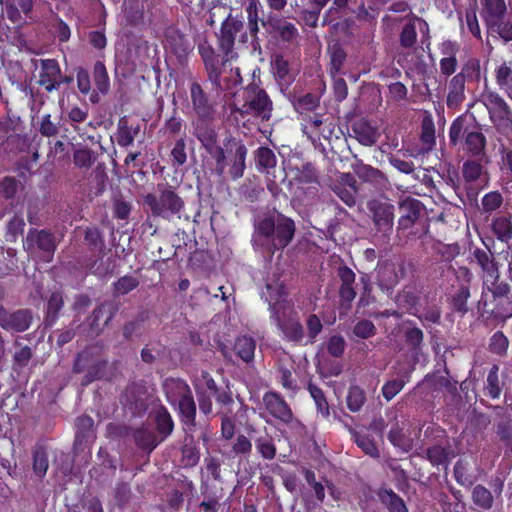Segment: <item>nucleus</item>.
I'll use <instances>...</instances> for the list:
<instances>
[{
    "label": "nucleus",
    "instance_id": "nucleus-1",
    "mask_svg": "<svg viewBox=\"0 0 512 512\" xmlns=\"http://www.w3.org/2000/svg\"><path fill=\"white\" fill-rule=\"evenodd\" d=\"M244 24L237 16L229 14L222 22L217 36V45L221 54H217L215 48L203 40L198 44V52L204 64V69L212 87L222 89L221 75L225 72L226 65L238 54L234 51L236 35L243 30Z\"/></svg>",
    "mask_w": 512,
    "mask_h": 512
},
{
    "label": "nucleus",
    "instance_id": "nucleus-2",
    "mask_svg": "<svg viewBox=\"0 0 512 512\" xmlns=\"http://www.w3.org/2000/svg\"><path fill=\"white\" fill-rule=\"evenodd\" d=\"M296 225L291 218L275 211L254 222L252 244L256 250L274 253L287 247L294 238Z\"/></svg>",
    "mask_w": 512,
    "mask_h": 512
},
{
    "label": "nucleus",
    "instance_id": "nucleus-3",
    "mask_svg": "<svg viewBox=\"0 0 512 512\" xmlns=\"http://www.w3.org/2000/svg\"><path fill=\"white\" fill-rule=\"evenodd\" d=\"M449 143L462 146L464 153L471 158L488 161L487 139L478 124H471L466 114L458 116L449 128Z\"/></svg>",
    "mask_w": 512,
    "mask_h": 512
},
{
    "label": "nucleus",
    "instance_id": "nucleus-4",
    "mask_svg": "<svg viewBox=\"0 0 512 512\" xmlns=\"http://www.w3.org/2000/svg\"><path fill=\"white\" fill-rule=\"evenodd\" d=\"M143 203L154 217L165 220L180 219L185 208L184 199L168 184H158L157 193H148Z\"/></svg>",
    "mask_w": 512,
    "mask_h": 512
},
{
    "label": "nucleus",
    "instance_id": "nucleus-5",
    "mask_svg": "<svg viewBox=\"0 0 512 512\" xmlns=\"http://www.w3.org/2000/svg\"><path fill=\"white\" fill-rule=\"evenodd\" d=\"M242 103H234L231 113H237L242 118L252 115L261 121H269L272 116L273 102L267 92L259 85L252 83L246 86L242 93Z\"/></svg>",
    "mask_w": 512,
    "mask_h": 512
},
{
    "label": "nucleus",
    "instance_id": "nucleus-6",
    "mask_svg": "<svg viewBox=\"0 0 512 512\" xmlns=\"http://www.w3.org/2000/svg\"><path fill=\"white\" fill-rule=\"evenodd\" d=\"M73 372L84 373L81 380L82 386H88L97 380H110L112 378L108 361L96 357L94 348H86L77 355L73 365Z\"/></svg>",
    "mask_w": 512,
    "mask_h": 512
},
{
    "label": "nucleus",
    "instance_id": "nucleus-7",
    "mask_svg": "<svg viewBox=\"0 0 512 512\" xmlns=\"http://www.w3.org/2000/svg\"><path fill=\"white\" fill-rule=\"evenodd\" d=\"M375 235L388 243L393 233L395 206L387 199L372 198L366 204Z\"/></svg>",
    "mask_w": 512,
    "mask_h": 512
},
{
    "label": "nucleus",
    "instance_id": "nucleus-8",
    "mask_svg": "<svg viewBox=\"0 0 512 512\" xmlns=\"http://www.w3.org/2000/svg\"><path fill=\"white\" fill-rule=\"evenodd\" d=\"M166 393H174L178 397V407L182 423L188 431L196 426V403L189 385L181 379H167L164 384Z\"/></svg>",
    "mask_w": 512,
    "mask_h": 512
},
{
    "label": "nucleus",
    "instance_id": "nucleus-9",
    "mask_svg": "<svg viewBox=\"0 0 512 512\" xmlns=\"http://www.w3.org/2000/svg\"><path fill=\"white\" fill-rule=\"evenodd\" d=\"M150 398L148 388L144 383L133 382L126 386L120 401L127 414L131 417H137L146 413Z\"/></svg>",
    "mask_w": 512,
    "mask_h": 512
},
{
    "label": "nucleus",
    "instance_id": "nucleus-10",
    "mask_svg": "<svg viewBox=\"0 0 512 512\" xmlns=\"http://www.w3.org/2000/svg\"><path fill=\"white\" fill-rule=\"evenodd\" d=\"M118 311L119 303L114 300H105L97 305L87 318L88 335L94 338L102 334Z\"/></svg>",
    "mask_w": 512,
    "mask_h": 512
},
{
    "label": "nucleus",
    "instance_id": "nucleus-11",
    "mask_svg": "<svg viewBox=\"0 0 512 512\" xmlns=\"http://www.w3.org/2000/svg\"><path fill=\"white\" fill-rule=\"evenodd\" d=\"M33 322V312L28 308L9 311L0 304V327L6 331L24 332Z\"/></svg>",
    "mask_w": 512,
    "mask_h": 512
},
{
    "label": "nucleus",
    "instance_id": "nucleus-12",
    "mask_svg": "<svg viewBox=\"0 0 512 512\" xmlns=\"http://www.w3.org/2000/svg\"><path fill=\"white\" fill-rule=\"evenodd\" d=\"M336 274L340 280V286L338 290L340 303L342 306L350 308L351 303L355 300L357 295L353 286L356 280V275L353 270L343 262H341L336 268Z\"/></svg>",
    "mask_w": 512,
    "mask_h": 512
},
{
    "label": "nucleus",
    "instance_id": "nucleus-13",
    "mask_svg": "<svg viewBox=\"0 0 512 512\" xmlns=\"http://www.w3.org/2000/svg\"><path fill=\"white\" fill-rule=\"evenodd\" d=\"M165 47L176 56L180 64H184L192 50L187 36L174 27H169L165 31Z\"/></svg>",
    "mask_w": 512,
    "mask_h": 512
},
{
    "label": "nucleus",
    "instance_id": "nucleus-14",
    "mask_svg": "<svg viewBox=\"0 0 512 512\" xmlns=\"http://www.w3.org/2000/svg\"><path fill=\"white\" fill-rule=\"evenodd\" d=\"M24 245L28 251H33L37 248L49 255L54 254L57 247L55 235L45 229H30L27 233Z\"/></svg>",
    "mask_w": 512,
    "mask_h": 512
},
{
    "label": "nucleus",
    "instance_id": "nucleus-15",
    "mask_svg": "<svg viewBox=\"0 0 512 512\" xmlns=\"http://www.w3.org/2000/svg\"><path fill=\"white\" fill-rule=\"evenodd\" d=\"M469 66H464L447 84L446 104L449 109H458L464 102L465 83Z\"/></svg>",
    "mask_w": 512,
    "mask_h": 512
},
{
    "label": "nucleus",
    "instance_id": "nucleus-16",
    "mask_svg": "<svg viewBox=\"0 0 512 512\" xmlns=\"http://www.w3.org/2000/svg\"><path fill=\"white\" fill-rule=\"evenodd\" d=\"M190 98L196 118H214L216 109L198 82L191 83Z\"/></svg>",
    "mask_w": 512,
    "mask_h": 512
},
{
    "label": "nucleus",
    "instance_id": "nucleus-17",
    "mask_svg": "<svg viewBox=\"0 0 512 512\" xmlns=\"http://www.w3.org/2000/svg\"><path fill=\"white\" fill-rule=\"evenodd\" d=\"M423 208V204L418 199L406 197L401 200L399 202L398 230L404 231L411 228L420 218Z\"/></svg>",
    "mask_w": 512,
    "mask_h": 512
},
{
    "label": "nucleus",
    "instance_id": "nucleus-18",
    "mask_svg": "<svg viewBox=\"0 0 512 512\" xmlns=\"http://www.w3.org/2000/svg\"><path fill=\"white\" fill-rule=\"evenodd\" d=\"M472 257L481 269L483 282L500 278L498 263L488 246L485 249L475 248L472 252Z\"/></svg>",
    "mask_w": 512,
    "mask_h": 512
},
{
    "label": "nucleus",
    "instance_id": "nucleus-19",
    "mask_svg": "<svg viewBox=\"0 0 512 512\" xmlns=\"http://www.w3.org/2000/svg\"><path fill=\"white\" fill-rule=\"evenodd\" d=\"M75 451H83L95 439L94 420L88 415H81L75 420Z\"/></svg>",
    "mask_w": 512,
    "mask_h": 512
},
{
    "label": "nucleus",
    "instance_id": "nucleus-20",
    "mask_svg": "<svg viewBox=\"0 0 512 512\" xmlns=\"http://www.w3.org/2000/svg\"><path fill=\"white\" fill-rule=\"evenodd\" d=\"M224 146L227 150L230 149V151H233L230 158L231 166L229 174L232 179H239L244 175V170L246 168L245 159L247 155V148L241 141H238L235 138L228 139Z\"/></svg>",
    "mask_w": 512,
    "mask_h": 512
},
{
    "label": "nucleus",
    "instance_id": "nucleus-21",
    "mask_svg": "<svg viewBox=\"0 0 512 512\" xmlns=\"http://www.w3.org/2000/svg\"><path fill=\"white\" fill-rule=\"evenodd\" d=\"M214 118H195L192 121L193 135L200 141L203 148L218 143V133Z\"/></svg>",
    "mask_w": 512,
    "mask_h": 512
},
{
    "label": "nucleus",
    "instance_id": "nucleus-22",
    "mask_svg": "<svg viewBox=\"0 0 512 512\" xmlns=\"http://www.w3.org/2000/svg\"><path fill=\"white\" fill-rule=\"evenodd\" d=\"M263 403L273 417L285 423L292 421L293 413L286 401L279 394L275 392L265 393Z\"/></svg>",
    "mask_w": 512,
    "mask_h": 512
},
{
    "label": "nucleus",
    "instance_id": "nucleus-23",
    "mask_svg": "<svg viewBox=\"0 0 512 512\" xmlns=\"http://www.w3.org/2000/svg\"><path fill=\"white\" fill-rule=\"evenodd\" d=\"M507 6L505 0H484L481 16L486 27H494L496 23L505 19Z\"/></svg>",
    "mask_w": 512,
    "mask_h": 512
},
{
    "label": "nucleus",
    "instance_id": "nucleus-24",
    "mask_svg": "<svg viewBox=\"0 0 512 512\" xmlns=\"http://www.w3.org/2000/svg\"><path fill=\"white\" fill-rule=\"evenodd\" d=\"M351 129L357 141L364 146L370 147L375 145L380 136L377 129L365 118L354 121Z\"/></svg>",
    "mask_w": 512,
    "mask_h": 512
},
{
    "label": "nucleus",
    "instance_id": "nucleus-25",
    "mask_svg": "<svg viewBox=\"0 0 512 512\" xmlns=\"http://www.w3.org/2000/svg\"><path fill=\"white\" fill-rule=\"evenodd\" d=\"M355 162L352 164V170L354 174L363 182L370 184H379L386 180L384 173L372 167L371 165L365 164L361 159L354 156Z\"/></svg>",
    "mask_w": 512,
    "mask_h": 512
},
{
    "label": "nucleus",
    "instance_id": "nucleus-26",
    "mask_svg": "<svg viewBox=\"0 0 512 512\" xmlns=\"http://www.w3.org/2000/svg\"><path fill=\"white\" fill-rule=\"evenodd\" d=\"M274 77L281 87H288L294 81L289 61L281 54H276L271 60Z\"/></svg>",
    "mask_w": 512,
    "mask_h": 512
},
{
    "label": "nucleus",
    "instance_id": "nucleus-27",
    "mask_svg": "<svg viewBox=\"0 0 512 512\" xmlns=\"http://www.w3.org/2000/svg\"><path fill=\"white\" fill-rule=\"evenodd\" d=\"M454 457L455 451L449 443L447 445L435 444L426 450V459L434 466L447 468Z\"/></svg>",
    "mask_w": 512,
    "mask_h": 512
},
{
    "label": "nucleus",
    "instance_id": "nucleus-28",
    "mask_svg": "<svg viewBox=\"0 0 512 512\" xmlns=\"http://www.w3.org/2000/svg\"><path fill=\"white\" fill-rule=\"evenodd\" d=\"M395 301L400 309H403L411 315H417L419 296L413 286L403 287L396 295Z\"/></svg>",
    "mask_w": 512,
    "mask_h": 512
},
{
    "label": "nucleus",
    "instance_id": "nucleus-29",
    "mask_svg": "<svg viewBox=\"0 0 512 512\" xmlns=\"http://www.w3.org/2000/svg\"><path fill=\"white\" fill-rule=\"evenodd\" d=\"M255 348L256 342L253 337L241 335L235 339L233 351L237 357L249 364L254 360Z\"/></svg>",
    "mask_w": 512,
    "mask_h": 512
},
{
    "label": "nucleus",
    "instance_id": "nucleus-30",
    "mask_svg": "<svg viewBox=\"0 0 512 512\" xmlns=\"http://www.w3.org/2000/svg\"><path fill=\"white\" fill-rule=\"evenodd\" d=\"M131 435L134 438L136 446L148 452L153 451L160 443L155 433L144 426L136 429L132 428Z\"/></svg>",
    "mask_w": 512,
    "mask_h": 512
},
{
    "label": "nucleus",
    "instance_id": "nucleus-31",
    "mask_svg": "<svg viewBox=\"0 0 512 512\" xmlns=\"http://www.w3.org/2000/svg\"><path fill=\"white\" fill-rule=\"evenodd\" d=\"M483 162L487 163L486 160L471 157L463 162L461 171L463 179L467 183H474L486 174Z\"/></svg>",
    "mask_w": 512,
    "mask_h": 512
},
{
    "label": "nucleus",
    "instance_id": "nucleus-32",
    "mask_svg": "<svg viewBox=\"0 0 512 512\" xmlns=\"http://www.w3.org/2000/svg\"><path fill=\"white\" fill-rule=\"evenodd\" d=\"M289 100L294 109L301 114L314 111L320 104V98L312 93H307L305 95H296L295 93H291L289 95Z\"/></svg>",
    "mask_w": 512,
    "mask_h": 512
},
{
    "label": "nucleus",
    "instance_id": "nucleus-33",
    "mask_svg": "<svg viewBox=\"0 0 512 512\" xmlns=\"http://www.w3.org/2000/svg\"><path fill=\"white\" fill-rule=\"evenodd\" d=\"M139 131V125H136L135 127L130 126L125 117L121 118L118 122L116 133V140L118 145L121 147H128L132 145Z\"/></svg>",
    "mask_w": 512,
    "mask_h": 512
},
{
    "label": "nucleus",
    "instance_id": "nucleus-34",
    "mask_svg": "<svg viewBox=\"0 0 512 512\" xmlns=\"http://www.w3.org/2000/svg\"><path fill=\"white\" fill-rule=\"evenodd\" d=\"M64 306L63 295L60 291L51 293L47 301L44 323L46 326H52L57 320L60 311Z\"/></svg>",
    "mask_w": 512,
    "mask_h": 512
},
{
    "label": "nucleus",
    "instance_id": "nucleus-35",
    "mask_svg": "<svg viewBox=\"0 0 512 512\" xmlns=\"http://www.w3.org/2000/svg\"><path fill=\"white\" fill-rule=\"evenodd\" d=\"M95 259H88L86 262V268L92 273L99 277H104L112 274L114 270L113 260L111 258L105 259L104 254H95Z\"/></svg>",
    "mask_w": 512,
    "mask_h": 512
},
{
    "label": "nucleus",
    "instance_id": "nucleus-36",
    "mask_svg": "<svg viewBox=\"0 0 512 512\" xmlns=\"http://www.w3.org/2000/svg\"><path fill=\"white\" fill-rule=\"evenodd\" d=\"M156 429L161 436L160 442L167 438L174 429V423L168 410L161 406L159 407L154 416Z\"/></svg>",
    "mask_w": 512,
    "mask_h": 512
},
{
    "label": "nucleus",
    "instance_id": "nucleus-37",
    "mask_svg": "<svg viewBox=\"0 0 512 512\" xmlns=\"http://www.w3.org/2000/svg\"><path fill=\"white\" fill-rule=\"evenodd\" d=\"M277 320L279 328L289 341L300 343L304 339V329L298 319L290 318L285 322H281L277 317Z\"/></svg>",
    "mask_w": 512,
    "mask_h": 512
},
{
    "label": "nucleus",
    "instance_id": "nucleus-38",
    "mask_svg": "<svg viewBox=\"0 0 512 512\" xmlns=\"http://www.w3.org/2000/svg\"><path fill=\"white\" fill-rule=\"evenodd\" d=\"M404 341L409 347L410 351L418 355L424 345V333L415 325H408L404 329Z\"/></svg>",
    "mask_w": 512,
    "mask_h": 512
},
{
    "label": "nucleus",
    "instance_id": "nucleus-39",
    "mask_svg": "<svg viewBox=\"0 0 512 512\" xmlns=\"http://www.w3.org/2000/svg\"><path fill=\"white\" fill-rule=\"evenodd\" d=\"M41 73L39 75L38 84L46 85L47 82L57 80L61 77V68L55 59H42Z\"/></svg>",
    "mask_w": 512,
    "mask_h": 512
},
{
    "label": "nucleus",
    "instance_id": "nucleus-40",
    "mask_svg": "<svg viewBox=\"0 0 512 512\" xmlns=\"http://www.w3.org/2000/svg\"><path fill=\"white\" fill-rule=\"evenodd\" d=\"M84 242L88 250L94 255L105 253V241L99 229L95 227L87 228L85 230Z\"/></svg>",
    "mask_w": 512,
    "mask_h": 512
},
{
    "label": "nucleus",
    "instance_id": "nucleus-41",
    "mask_svg": "<svg viewBox=\"0 0 512 512\" xmlns=\"http://www.w3.org/2000/svg\"><path fill=\"white\" fill-rule=\"evenodd\" d=\"M381 503L389 510V512H408L403 499L393 490H382L378 493Z\"/></svg>",
    "mask_w": 512,
    "mask_h": 512
},
{
    "label": "nucleus",
    "instance_id": "nucleus-42",
    "mask_svg": "<svg viewBox=\"0 0 512 512\" xmlns=\"http://www.w3.org/2000/svg\"><path fill=\"white\" fill-rule=\"evenodd\" d=\"M420 140L426 150H431L435 145V125L430 113H425L421 122Z\"/></svg>",
    "mask_w": 512,
    "mask_h": 512
},
{
    "label": "nucleus",
    "instance_id": "nucleus-43",
    "mask_svg": "<svg viewBox=\"0 0 512 512\" xmlns=\"http://www.w3.org/2000/svg\"><path fill=\"white\" fill-rule=\"evenodd\" d=\"M267 300L273 315L277 316V306H280L281 302L284 301L286 296V290L282 283H267Z\"/></svg>",
    "mask_w": 512,
    "mask_h": 512
},
{
    "label": "nucleus",
    "instance_id": "nucleus-44",
    "mask_svg": "<svg viewBox=\"0 0 512 512\" xmlns=\"http://www.w3.org/2000/svg\"><path fill=\"white\" fill-rule=\"evenodd\" d=\"M484 103L489 111L490 119H492V116L507 114L510 111L505 100L495 92H488L484 96Z\"/></svg>",
    "mask_w": 512,
    "mask_h": 512
},
{
    "label": "nucleus",
    "instance_id": "nucleus-45",
    "mask_svg": "<svg viewBox=\"0 0 512 512\" xmlns=\"http://www.w3.org/2000/svg\"><path fill=\"white\" fill-rule=\"evenodd\" d=\"M471 498L473 503L483 510H491L494 505L491 491L481 484L473 488Z\"/></svg>",
    "mask_w": 512,
    "mask_h": 512
},
{
    "label": "nucleus",
    "instance_id": "nucleus-46",
    "mask_svg": "<svg viewBox=\"0 0 512 512\" xmlns=\"http://www.w3.org/2000/svg\"><path fill=\"white\" fill-rule=\"evenodd\" d=\"M256 166L260 171H268L276 166L277 159L268 147H259L255 152Z\"/></svg>",
    "mask_w": 512,
    "mask_h": 512
},
{
    "label": "nucleus",
    "instance_id": "nucleus-47",
    "mask_svg": "<svg viewBox=\"0 0 512 512\" xmlns=\"http://www.w3.org/2000/svg\"><path fill=\"white\" fill-rule=\"evenodd\" d=\"M417 43L416 25L412 18L401 29L399 44L404 49H413Z\"/></svg>",
    "mask_w": 512,
    "mask_h": 512
},
{
    "label": "nucleus",
    "instance_id": "nucleus-48",
    "mask_svg": "<svg viewBox=\"0 0 512 512\" xmlns=\"http://www.w3.org/2000/svg\"><path fill=\"white\" fill-rule=\"evenodd\" d=\"M124 15L131 24L138 23L143 16L144 0H124Z\"/></svg>",
    "mask_w": 512,
    "mask_h": 512
},
{
    "label": "nucleus",
    "instance_id": "nucleus-49",
    "mask_svg": "<svg viewBox=\"0 0 512 512\" xmlns=\"http://www.w3.org/2000/svg\"><path fill=\"white\" fill-rule=\"evenodd\" d=\"M492 230L498 240L502 242H508L512 238V223L504 216L497 217L493 220Z\"/></svg>",
    "mask_w": 512,
    "mask_h": 512
},
{
    "label": "nucleus",
    "instance_id": "nucleus-50",
    "mask_svg": "<svg viewBox=\"0 0 512 512\" xmlns=\"http://www.w3.org/2000/svg\"><path fill=\"white\" fill-rule=\"evenodd\" d=\"M247 20H248V29L253 40L258 39L259 33V3L255 0H252L246 8Z\"/></svg>",
    "mask_w": 512,
    "mask_h": 512
},
{
    "label": "nucleus",
    "instance_id": "nucleus-51",
    "mask_svg": "<svg viewBox=\"0 0 512 512\" xmlns=\"http://www.w3.org/2000/svg\"><path fill=\"white\" fill-rule=\"evenodd\" d=\"M48 454L43 446H36L33 450V471L42 478L48 469Z\"/></svg>",
    "mask_w": 512,
    "mask_h": 512
},
{
    "label": "nucleus",
    "instance_id": "nucleus-52",
    "mask_svg": "<svg viewBox=\"0 0 512 512\" xmlns=\"http://www.w3.org/2000/svg\"><path fill=\"white\" fill-rule=\"evenodd\" d=\"M354 442L357 444L359 448L362 449V451L373 457V458H379L380 452L374 443V441L370 438V436L361 434L359 432L353 431L352 432Z\"/></svg>",
    "mask_w": 512,
    "mask_h": 512
},
{
    "label": "nucleus",
    "instance_id": "nucleus-53",
    "mask_svg": "<svg viewBox=\"0 0 512 512\" xmlns=\"http://www.w3.org/2000/svg\"><path fill=\"white\" fill-rule=\"evenodd\" d=\"M139 283L140 282L136 277L125 275L113 284V295L115 297L126 295L136 289L139 286Z\"/></svg>",
    "mask_w": 512,
    "mask_h": 512
},
{
    "label": "nucleus",
    "instance_id": "nucleus-54",
    "mask_svg": "<svg viewBox=\"0 0 512 512\" xmlns=\"http://www.w3.org/2000/svg\"><path fill=\"white\" fill-rule=\"evenodd\" d=\"M94 82L102 94L109 91L110 82L106 67L103 62L97 61L93 70Z\"/></svg>",
    "mask_w": 512,
    "mask_h": 512
},
{
    "label": "nucleus",
    "instance_id": "nucleus-55",
    "mask_svg": "<svg viewBox=\"0 0 512 512\" xmlns=\"http://www.w3.org/2000/svg\"><path fill=\"white\" fill-rule=\"evenodd\" d=\"M145 320L143 314L137 318L127 321L123 325L122 336L126 341H132L134 338L140 337L142 334V324Z\"/></svg>",
    "mask_w": 512,
    "mask_h": 512
},
{
    "label": "nucleus",
    "instance_id": "nucleus-56",
    "mask_svg": "<svg viewBox=\"0 0 512 512\" xmlns=\"http://www.w3.org/2000/svg\"><path fill=\"white\" fill-rule=\"evenodd\" d=\"M206 152L215 160V172L218 176H223L226 168V154L224 148L218 143L205 148Z\"/></svg>",
    "mask_w": 512,
    "mask_h": 512
},
{
    "label": "nucleus",
    "instance_id": "nucleus-57",
    "mask_svg": "<svg viewBox=\"0 0 512 512\" xmlns=\"http://www.w3.org/2000/svg\"><path fill=\"white\" fill-rule=\"evenodd\" d=\"M441 314V308L437 304H428L423 307L422 310L418 309L417 315L415 316L422 322L440 324Z\"/></svg>",
    "mask_w": 512,
    "mask_h": 512
},
{
    "label": "nucleus",
    "instance_id": "nucleus-58",
    "mask_svg": "<svg viewBox=\"0 0 512 512\" xmlns=\"http://www.w3.org/2000/svg\"><path fill=\"white\" fill-rule=\"evenodd\" d=\"M376 326L368 319H362L356 322L352 328V334L359 339H368L376 334Z\"/></svg>",
    "mask_w": 512,
    "mask_h": 512
},
{
    "label": "nucleus",
    "instance_id": "nucleus-59",
    "mask_svg": "<svg viewBox=\"0 0 512 512\" xmlns=\"http://www.w3.org/2000/svg\"><path fill=\"white\" fill-rule=\"evenodd\" d=\"M258 452L266 460H272L276 455V447L270 436L264 435L255 439Z\"/></svg>",
    "mask_w": 512,
    "mask_h": 512
},
{
    "label": "nucleus",
    "instance_id": "nucleus-60",
    "mask_svg": "<svg viewBox=\"0 0 512 512\" xmlns=\"http://www.w3.org/2000/svg\"><path fill=\"white\" fill-rule=\"evenodd\" d=\"M388 440L391 444L403 452L407 453L412 449V444L408 441L403 433V430L395 425L388 433Z\"/></svg>",
    "mask_w": 512,
    "mask_h": 512
},
{
    "label": "nucleus",
    "instance_id": "nucleus-61",
    "mask_svg": "<svg viewBox=\"0 0 512 512\" xmlns=\"http://www.w3.org/2000/svg\"><path fill=\"white\" fill-rule=\"evenodd\" d=\"M364 391L358 386H351L347 395V406L350 411L357 412L365 403Z\"/></svg>",
    "mask_w": 512,
    "mask_h": 512
},
{
    "label": "nucleus",
    "instance_id": "nucleus-62",
    "mask_svg": "<svg viewBox=\"0 0 512 512\" xmlns=\"http://www.w3.org/2000/svg\"><path fill=\"white\" fill-rule=\"evenodd\" d=\"M331 55V74L335 77L345 62L346 52L339 43H335L330 48Z\"/></svg>",
    "mask_w": 512,
    "mask_h": 512
},
{
    "label": "nucleus",
    "instance_id": "nucleus-63",
    "mask_svg": "<svg viewBox=\"0 0 512 512\" xmlns=\"http://www.w3.org/2000/svg\"><path fill=\"white\" fill-rule=\"evenodd\" d=\"M503 201V196L499 191L489 192L482 198V210L484 213H492L502 206Z\"/></svg>",
    "mask_w": 512,
    "mask_h": 512
},
{
    "label": "nucleus",
    "instance_id": "nucleus-64",
    "mask_svg": "<svg viewBox=\"0 0 512 512\" xmlns=\"http://www.w3.org/2000/svg\"><path fill=\"white\" fill-rule=\"evenodd\" d=\"M492 122L495 125L496 129L510 137L512 136V112L511 110L507 112V114H501L498 116H492Z\"/></svg>",
    "mask_w": 512,
    "mask_h": 512
}]
</instances>
